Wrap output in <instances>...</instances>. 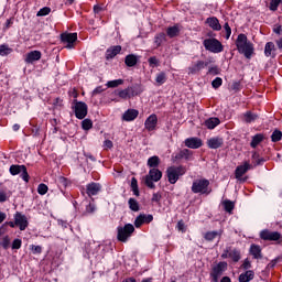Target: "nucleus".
Masks as SVG:
<instances>
[{
	"instance_id": "f257e3e1",
	"label": "nucleus",
	"mask_w": 282,
	"mask_h": 282,
	"mask_svg": "<svg viewBox=\"0 0 282 282\" xmlns=\"http://www.w3.org/2000/svg\"><path fill=\"white\" fill-rule=\"evenodd\" d=\"M236 47L239 54H243L245 58H252L254 54V44L248 40V35L240 33L236 40Z\"/></svg>"
},
{
	"instance_id": "f03ea898",
	"label": "nucleus",
	"mask_w": 282,
	"mask_h": 282,
	"mask_svg": "<svg viewBox=\"0 0 282 282\" xmlns=\"http://www.w3.org/2000/svg\"><path fill=\"white\" fill-rule=\"evenodd\" d=\"M165 175L167 177V182H170L171 184H177L180 178L183 175H186V166H184V165H178V166L171 165L166 169Z\"/></svg>"
},
{
	"instance_id": "7ed1b4c3",
	"label": "nucleus",
	"mask_w": 282,
	"mask_h": 282,
	"mask_svg": "<svg viewBox=\"0 0 282 282\" xmlns=\"http://www.w3.org/2000/svg\"><path fill=\"white\" fill-rule=\"evenodd\" d=\"M192 193H200V195H210V193H213V188H210V181H208V178L195 180L192 184Z\"/></svg>"
},
{
	"instance_id": "20e7f679",
	"label": "nucleus",
	"mask_w": 282,
	"mask_h": 282,
	"mask_svg": "<svg viewBox=\"0 0 282 282\" xmlns=\"http://www.w3.org/2000/svg\"><path fill=\"white\" fill-rule=\"evenodd\" d=\"M135 232V227L132 224H126L123 227H117V239L121 243H127Z\"/></svg>"
},
{
	"instance_id": "39448f33",
	"label": "nucleus",
	"mask_w": 282,
	"mask_h": 282,
	"mask_svg": "<svg viewBox=\"0 0 282 282\" xmlns=\"http://www.w3.org/2000/svg\"><path fill=\"white\" fill-rule=\"evenodd\" d=\"M226 270H228V262L226 261H220L217 264H214L209 272L212 282H219V279L224 276V272H226Z\"/></svg>"
},
{
	"instance_id": "423d86ee",
	"label": "nucleus",
	"mask_w": 282,
	"mask_h": 282,
	"mask_svg": "<svg viewBox=\"0 0 282 282\" xmlns=\"http://www.w3.org/2000/svg\"><path fill=\"white\" fill-rule=\"evenodd\" d=\"M203 45L205 50L212 52V54H221V52H224V44L215 37L205 39Z\"/></svg>"
},
{
	"instance_id": "0eeeda50",
	"label": "nucleus",
	"mask_w": 282,
	"mask_h": 282,
	"mask_svg": "<svg viewBox=\"0 0 282 282\" xmlns=\"http://www.w3.org/2000/svg\"><path fill=\"white\" fill-rule=\"evenodd\" d=\"M252 169H254V166H252V164H250V162L245 161L243 164L238 165L235 170V177L240 182V184H243L246 182H248V176H245L246 173H248V171H252Z\"/></svg>"
},
{
	"instance_id": "6e6552de",
	"label": "nucleus",
	"mask_w": 282,
	"mask_h": 282,
	"mask_svg": "<svg viewBox=\"0 0 282 282\" xmlns=\"http://www.w3.org/2000/svg\"><path fill=\"white\" fill-rule=\"evenodd\" d=\"M262 241H274L278 246L282 243V235L279 231H272L270 229H263L259 234Z\"/></svg>"
},
{
	"instance_id": "1a4fd4ad",
	"label": "nucleus",
	"mask_w": 282,
	"mask_h": 282,
	"mask_svg": "<svg viewBox=\"0 0 282 282\" xmlns=\"http://www.w3.org/2000/svg\"><path fill=\"white\" fill-rule=\"evenodd\" d=\"M11 175H20L23 182H30V174L28 173V167L25 165L12 164L9 169Z\"/></svg>"
},
{
	"instance_id": "9d476101",
	"label": "nucleus",
	"mask_w": 282,
	"mask_h": 282,
	"mask_svg": "<svg viewBox=\"0 0 282 282\" xmlns=\"http://www.w3.org/2000/svg\"><path fill=\"white\" fill-rule=\"evenodd\" d=\"M75 106L73 107L74 111H75V118H77V120H85V118H87V112H88V107L87 104L85 101H78V100H74Z\"/></svg>"
},
{
	"instance_id": "9b49d317",
	"label": "nucleus",
	"mask_w": 282,
	"mask_h": 282,
	"mask_svg": "<svg viewBox=\"0 0 282 282\" xmlns=\"http://www.w3.org/2000/svg\"><path fill=\"white\" fill-rule=\"evenodd\" d=\"M76 41H78V33H62L61 42L67 50H74L76 45Z\"/></svg>"
},
{
	"instance_id": "f8f14e48",
	"label": "nucleus",
	"mask_w": 282,
	"mask_h": 282,
	"mask_svg": "<svg viewBox=\"0 0 282 282\" xmlns=\"http://www.w3.org/2000/svg\"><path fill=\"white\" fill-rule=\"evenodd\" d=\"M17 226L20 228V230H25L28 228V226H30V221H28V217L23 214H21V212H17L13 216Z\"/></svg>"
},
{
	"instance_id": "ddd939ff",
	"label": "nucleus",
	"mask_w": 282,
	"mask_h": 282,
	"mask_svg": "<svg viewBox=\"0 0 282 282\" xmlns=\"http://www.w3.org/2000/svg\"><path fill=\"white\" fill-rule=\"evenodd\" d=\"M102 191V185L100 183L91 182L86 185V195L88 197H94Z\"/></svg>"
},
{
	"instance_id": "4468645a",
	"label": "nucleus",
	"mask_w": 282,
	"mask_h": 282,
	"mask_svg": "<svg viewBox=\"0 0 282 282\" xmlns=\"http://www.w3.org/2000/svg\"><path fill=\"white\" fill-rule=\"evenodd\" d=\"M144 129L150 132L158 129V115L152 113L145 119Z\"/></svg>"
},
{
	"instance_id": "2eb2a0df",
	"label": "nucleus",
	"mask_w": 282,
	"mask_h": 282,
	"mask_svg": "<svg viewBox=\"0 0 282 282\" xmlns=\"http://www.w3.org/2000/svg\"><path fill=\"white\" fill-rule=\"evenodd\" d=\"M151 221H153V215L140 214L134 219V226H135V228H142V226H144V224H151Z\"/></svg>"
},
{
	"instance_id": "dca6fc26",
	"label": "nucleus",
	"mask_w": 282,
	"mask_h": 282,
	"mask_svg": "<svg viewBox=\"0 0 282 282\" xmlns=\"http://www.w3.org/2000/svg\"><path fill=\"white\" fill-rule=\"evenodd\" d=\"M184 144L187 149H202V147H204V141L197 137H191L185 139Z\"/></svg>"
},
{
	"instance_id": "f3484780",
	"label": "nucleus",
	"mask_w": 282,
	"mask_h": 282,
	"mask_svg": "<svg viewBox=\"0 0 282 282\" xmlns=\"http://www.w3.org/2000/svg\"><path fill=\"white\" fill-rule=\"evenodd\" d=\"M140 116V111L138 109H128L123 112L121 120L123 122H133Z\"/></svg>"
},
{
	"instance_id": "a211bd4d",
	"label": "nucleus",
	"mask_w": 282,
	"mask_h": 282,
	"mask_svg": "<svg viewBox=\"0 0 282 282\" xmlns=\"http://www.w3.org/2000/svg\"><path fill=\"white\" fill-rule=\"evenodd\" d=\"M43 56V53L41 51H31L25 56V63L28 65H32L36 63V61H41V57Z\"/></svg>"
},
{
	"instance_id": "6ab92c4d",
	"label": "nucleus",
	"mask_w": 282,
	"mask_h": 282,
	"mask_svg": "<svg viewBox=\"0 0 282 282\" xmlns=\"http://www.w3.org/2000/svg\"><path fill=\"white\" fill-rule=\"evenodd\" d=\"M208 149H221L224 147V138L221 137H213L207 140Z\"/></svg>"
},
{
	"instance_id": "aec40b11",
	"label": "nucleus",
	"mask_w": 282,
	"mask_h": 282,
	"mask_svg": "<svg viewBox=\"0 0 282 282\" xmlns=\"http://www.w3.org/2000/svg\"><path fill=\"white\" fill-rule=\"evenodd\" d=\"M208 62H204V61H197L196 63H194L192 66L188 67V73L189 74H199L200 69H204L205 67H208Z\"/></svg>"
},
{
	"instance_id": "412c9836",
	"label": "nucleus",
	"mask_w": 282,
	"mask_h": 282,
	"mask_svg": "<svg viewBox=\"0 0 282 282\" xmlns=\"http://www.w3.org/2000/svg\"><path fill=\"white\" fill-rule=\"evenodd\" d=\"M120 52H122V46L120 45L110 46L106 51V61H111V58H116V56H118Z\"/></svg>"
},
{
	"instance_id": "4be33fe9",
	"label": "nucleus",
	"mask_w": 282,
	"mask_h": 282,
	"mask_svg": "<svg viewBox=\"0 0 282 282\" xmlns=\"http://www.w3.org/2000/svg\"><path fill=\"white\" fill-rule=\"evenodd\" d=\"M205 23L214 30V32H219L221 30V24L219 23V19L217 17H209L206 19Z\"/></svg>"
},
{
	"instance_id": "5701e85b",
	"label": "nucleus",
	"mask_w": 282,
	"mask_h": 282,
	"mask_svg": "<svg viewBox=\"0 0 282 282\" xmlns=\"http://www.w3.org/2000/svg\"><path fill=\"white\" fill-rule=\"evenodd\" d=\"M220 124L221 120L217 117H210L204 121V127H206V129H209L210 131H213V129L219 127Z\"/></svg>"
},
{
	"instance_id": "b1692460",
	"label": "nucleus",
	"mask_w": 282,
	"mask_h": 282,
	"mask_svg": "<svg viewBox=\"0 0 282 282\" xmlns=\"http://www.w3.org/2000/svg\"><path fill=\"white\" fill-rule=\"evenodd\" d=\"M173 158L174 160H186V162H188L193 158V151L188 149H183L178 153H176Z\"/></svg>"
},
{
	"instance_id": "393cba45",
	"label": "nucleus",
	"mask_w": 282,
	"mask_h": 282,
	"mask_svg": "<svg viewBox=\"0 0 282 282\" xmlns=\"http://www.w3.org/2000/svg\"><path fill=\"white\" fill-rule=\"evenodd\" d=\"M57 186H58L61 193H63V195H65V189L68 186H72V181H69V178H67L65 176H59L57 178Z\"/></svg>"
},
{
	"instance_id": "a878e982",
	"label": "nucleus",
	"mask_w": 282,
	"mask_h": 282,
	"mask_svg": "<svg viewBox=\"0 0 282 282\" xmlns=\"http://www.w3.org/2000/svg\"><path fill=\"white\" fill-rule=\"evenodd\" d=\"M276 47L274 46V42H268L264 46V56L271 58H276Z\"/></svg>"
},
{
	"instance_id": "bb28decb",
	"label": "nucleus",
	"mask_w": 282,
	"mask_h": 282,
	"mask_svg": "<svg viewBox=\"0 0 282 282\" xmlns=\"http://www.w3.org/2000/svg\"><path fill=\"white\" fill-rule=\"evenodd\" d=\"M140 61V57L135 54H129L124 58V64L127 67H135L138 65V62Z\"/></svg>"
},
{
	"instance_id": "cd10ccee",
	"label": "nucleus",
	"mask_w": 282,
	"mask_h": 282,
	"mask_svg": "<svg viewBox=\"0 0 282 282\" xmlns=\"http://www.w3.org/2000/svg\"><path fill=\"white\" fill-rule=\"evenodd\" d=\"M263 140H265V135H263V133L254 134L251 138V142H250L251 149H257L259 147V144L263 142Z\"/></svg>"
},
{
	"instance_id": "c85d7f7f",
	"label": "nucleus",
	"mask_w": 282,
	"mask_h": 282,
	"mask_svg": "<svg viewBox=\"0 0 282 282\" xmlns=\"http://www.w3.org/2000/svg\"><path fill=\"white\" fill-rule=\"evenodd\" d=\"M249 252L253 257V259H263V253L261 252V246L259 245H251Z\"/></svg>"
},
{
	"instance_id": "c756f323",
	"label": "nucleus",
	"mask_w": 282,
	"mask_h": 282,
	"mask_svg": "<svg viewBox=\"0 0 282 282\" xmlns=\"http://www.w3.org/2000/svg\"><path fill=\"white\" fill-rule=\"evenodd\" d=\"M258 119H259V115H257V113H254V112H252L250 110L242 115V120L247 124H250V123L254 122Z\"/></svg>"
},
{
	"instance_id": "7c9ffc66",
	"label": "nucleus",
	"mask_w": 282,
	"mask_h": 282,
	"mask_svg": "<svg viewBox=\"0 0 282 282\" xmlns=\"http://www.w3.org/2000/svg\"><path fill=\"white\" fill-rule=\"evenodd\" d=\"M229 259L234 261V263H239L241 261V251L237 248H230L229 247Z\"/></svg>"
},
{
	"instance_id": "2f4dec72",
	"label": "nucleus",
	"mask_w": 282,
	"mask_h": 282,
	"mask_svg": "<svg viewBox=\"0 0 282 282\" xmlns=\"http://www.w3.org/2000/svg\"><path fill=\"white\" fill-rule=\"evenodd\" d=\"M129 93H130V98H135V96H140V94H142V91H144L142 89V85L140 84H134L130 87H128Z\"/></svg>"
},
{
	"instance_id": "473e14b6",
	"label": "nucleus",
	"mask_w": 282,
	"mask_h": 282,
	"mask_svg": "<svg viewBox=\"0 0 282 282\" xmlns=\"http://www.w3.org/2000/svg\"><path fill=\"white\" fill-rule=\"evenodd\" d=\"M153 182H160L162 180V171L159 169H150L149 174L147 175Z\"/></svg>"
},
{
	"instance_id": "72a5a7b5",
	"label": "nucleus",
	"mask_w": 282,
	"mask_h": 282,
	"mask_svg": "<svg viewBox=\"0 0 282 282\" xmlns=\"http://www.w3.org/2000/svg\"><path fill=\"white\" fill-rule=\"evenodd\" d=\"M166 35L169 36V39H175V36H180V24L169 26L166 29Z\"/></svg>"
},
{
	"instance_id": "f704fd0d",
	"label": "nucleus",
	"mask_w": 282,
	"mask_h": 282,
	"mask_svg": "<svg viewBox=\"0 0 282 282\" xmlns=\"http://www.w3.org/2000/svg\"><path fill=\"white\" fill-rule=\"evenodd\" d=\"M254 279V271L248 270L245 273H241L238 278L239 282H250Z\"/></svg>"
},
{
	"instance_id": "c9c22d12",
	"label": "nucleus",
	"mask_w": 282,
	"mask_h": 282,
	"mask_svg": "<svg viewBox=\"0 0 282 282\" xmlns=\"http://www.w3.org/2000/svg\"><path fill=\"white\" fill-rule=\"evenodd\" d=\"M149 169H158L160 166V156L153 155L148 159Z\"/></svg>"
},
{
	"instance_id": "e433bc0d",
	"label": "nucleus",
	"mask_w": 282,
	"mask_h": 282,
	"mask_svg": "<svg viewBox=\"0 0 282 282\" xmlns=\"http://www.w3.org/2000/svg\"><path fill=\"white\" fill-rule=\"evenodd\" d=\"M128 206H129L130 210H132L133 213L140 212V203L135 198H129Z\"/></svg>"
},
{
	"instance_id": "4c0bfd02",
	"label": "nucleus",
	"mask_w": 282,
	"mask_h": 282,
	"mask_svg": "<svg viewBox=\"0 0 282 282\" xmlns=\"http://www.w3.org/2000/svg\"><path fill=\"white\" fill-rule=\"evenodd\" d=\"M130 188L135 197H140V187L138 186V178H131Z\"/></svg>"
},
{
	"instance_id": "58836bf2",
	"label": "nucleus",
	"mask_w": 282,
	"mask_h": 282,
	"mask_svg": "<svg viewBox=\"0 0 282 282\" xmlns=\"http://www.w3.org/2000/svg\"><path fill=\"white\" fill-rule=\"evenodd\" d=\"M164 41H166V33L164 32H161L154 36V44L156 45V47H161Z\"/></svg>"
},
{
	"instance_id": "ea45409f",
	"label": "nucleus",
	"mask_w": 282,
	"mask_h": 282,
	"mask_svg": "<svg viewBox=\"0 0 282 282\" xmlns=\"http://www.w3.org/2000/svg\"><path fill=\"white\" fill-rule=\"evenodd\" d=\"M217 237H221V234H219L218 231H207L204 235L205 241H215V239H217Z\"/></svg>"
},
{
	"instance_id": "a19ab883",
	"label": "nucleus",
	"mask_w": 282,
	"mask_h": 282,
	"mask_svg": "<svg viewBox=\"0 0 282 282\" xmlns=\"http://www.w3.org/2000/svg\"><path fill=\"white\" fill-rule=\"evenodd\" d=\"M166 80H167L166 73L160 72L156 74L155 83H156V85H159V87L164 85V83H166Z\"/></svg>"
},
{
	"instance_id": "79ce46f5",
	"label": "nucleus",
	"mask_w": 282,
	"mask_h": 282,
	"mask_svg": "<svg viewBox=\"0 0 282 282\" xmlns=\"http://www.w3.org/2000/svg\"><path fill=\"white\" fill-rule=\"evenodd\" d=\"M223 206L226 213L232 214V210H235V203L230 199L224 200Z\"/></svg>"
},
{
	"instance_id": "37998d69",
	"label": "nucleus",
	"mask_w": 282,
	"mask_h": 282,
	"mask_svg": "<svg viewBox=\"0 0 282 282\" xmlns=\"http://www.w3.org/2000/svg\"><path fill=\"white\" fill-rule=\"evenodd\" d=\"M282 140V131L279 129L273 130L272 134H271V142H281Z\"/></svg>"
},
{
	"instance_id": "c03bdc74",
	"label": "nucleus",
	"mask_w": 282,
	"mask_h": 282,
	"mask_svg": "<svg viewBox=\"0 0 282 282\" xmlns=\"http://www.w3.org/2000/svg\"><path fill=\"white\" fill-rule=\"evenodd\" d=\"M106 85L108 88L113 89L116 87H120V85H124V79L109 80Z\"/></svg>"
},
{
	"instance_id": "a18cd8bd",
	"label": "nucleus",
	"mask_w": 282,
	"mask_h": 282,
	"mask_svg": "<svg viewBox=\"0 0 282 282\" xmlns=\"http://www.w3.org/2000/svg\"><path fill=\"white\" fill-rule=\"evenodd\" d=\"M11 52H13V50L8 44L0 45V56H10Z\"/></svg>"
},
{
	"instance_id": "49530a36",
	"label": "nucleus",
	"mask_w": 282,
	"mask_h": 282,
	"mask_svg": "<svg viewBox=\"0 0 282 282\" xmlns=\"http://www.w3.org/2000/svg\"><path fill=\"white\" fill-rule=\"evenodd\" d=\"M94 128V121H91V119H84L82 121V129L84 131H89V129Z\"/></svg>"
},
{
	"instance_id": "de8ad7c7",
	"label": "nucleus",
	"mask_w": 282,
	"mask_h": 282,
	"mask_svg": "<svg viewBox=\"0 0 282 282\" xmlns=\"http://www.w3.org/2000/svg\"><path fill=\"white\" fill-rule=\"evenodd\" d=\"M281 3H282V0H271L269 10H271V12H276L279 10V6H281Z\"/></svg>"
},
{
	"instance_id": "09e8293b",
	"label": "nucleus",
	"mask_w": 282,
	"mask_h": 282,
	"mask_svg": "<svg viewBox=\"0 0 282 282\" xmlns=\"http://www.w3.org/2000/svg\"><path fill=\"white\" fill-rule=\"evenodd\" d=\"M117 96H119V98H122V100H127V98H131V94L129 93V87L122 90H119Z\"/></svg>"
},
{
	"instance_id": "8fccbe9b",
	"label": "nucleus",
	"mask_w": 282,
	"mask_h": 282,
	"mask_svg": "<svg viewBox=\"0 0 282 282\" xmlns=\"http://www.w3.org/2000/svg\"><path fill=\"white\" fill-rule=\"evenodd\" d=\"M148 63H149L150 67H152V68L160 66V59H158L156 56L149 57Z\"/></svg>"
},
{
	"instance_id": "3c124183",
	"label": "nucleus",
	"mask_w": 282,
	"mask_h": 282,
	"mask_svg": "<svg viewBox=\"0 0 282 282\" xmlns=\"http://www.w3.org/2000/svg\"><path fill=\"white\" fill-rule=\"evenodd\" d=\"M23 246V240L19 239V238H15L13 241H12V245H11V248L12 250H21V247Z\"/></svg>"
},
{
	"instance_id": "603ef678",
	"label": "nucleus",
	"mask_w": 282,
	"mask_h": 282,
	"mask_svg": "<svg viewBox=\"0 0 282 282\" xmlns=\"http://www.w3.org/2000/svg\"><path fill=\"white\" fill-rule=\"evenodd\" d=\"M47 191H50V187H47V185H45V183H41L37 186V193L39 195H47Z\"/></svg>"
},
{
	"instance_id": "864d4df0",
	"label": "nucleus",
	"mask_w": 282,
	"mask_h": 282,
	"mask_svg": "<svg viewBox=\"0 0 282 282\" xmlns=\"http://www.w3.org/2000/svg\"><path fill=\"white\" fill-rule=\"evenodd\" d=\"M50 12H52V8L44 7L37 11L36 17H47V14H50Z\"/></svg>"
},
{
	"instance_id": "5fc2aeb1",
	"label": "nucleus",
	"mask_w": 282,
	"mask_h": 282,
	"mask_svg": "<svg viewBox=\"0 0 282 282\" xmlns=\"http://www.w3.org/2000/svg\"><path fill=\"white\" fill-rule=\"evenodd\" d=\"M221 85H224V79H221V77H216L213 82H212V87L214 89H219V87H221Z\"/></svg>"
},
{
	"instance_id": "6e6d98bb",
	"label": "nucleus",
	"mask_w": 282,
	"mask_h": 282,
	"mask_svg": "<svg viewBox=\"0 0 282 282\" xmlns=\"http://www.w3.org/2000/svg\"><path fill=\"white\" fill-rule=\"evenodd\" d=\"M0 246L3 248V250H8V248H10V236H4L0 242Z\"/></svg>"
},
{
	"instance_id": "4d7b16f0",
	"label": "nucleus",
	"mask_w": 282,
	"mask_h": 282,
	"mask_svg": "<svg viewBox=\"0 0 282 282\" xmlns=\"http://www.w3.org/2000/svg\"><path fill=\"white\" fill-rule=\"evenodd\" d=\"M219 74H220L219 66H213L208 68L207 75L219 76Z\"/></svg>"
},
{
	"instance_id": "13d9d810",
	"label": "nucleus",
	"mask_w": 282,
	"mask_h": 282,
	"mask_svg": "<svg viewBox=\"0 0 282 282\" xmlns=\"http://www.w3.org/2000/svg\"><path fill=\"white\" fill-rule=\"evenodd\" d=\"M176 229L178 232H186V224H184L183 219L177 221Z\"/></svg>"
},
{
	"instance_id": "bf43d9fd",
	"label": "nucleus",
	"mask_w": 282,
	"mask_h": 282,
	"mask_svg": "<svg viewBox=\"0 0 282 282\" xmlns=\"http://www.w3.org/2000/svg\"><path fill=\"white\" fill-rule=\"evenodd\" d=\"M153 182H155V181H153L148 175H145L144 184H145V186H148V188H155V183H153Z\"/></svg>"
},
{
	"instance_id": "052dcab7",
	"label": "nucleus",
	"mask_w": 282,
	"mask_h": 282,
	"mask_svg": "<svg viewBox=\"0 0 282 282\" xmlns=\"http://www.w3.org/2000/svg\"><path fill=\"white\" fill-rule=\"evenodd\" d=\"M31 251H32V254H41V252H43V247L32 245L31 246Z\"/></svg>"
},
{
	"instance_id": "680f3d73",
	"label": "nucleus",
	"mask_w": 282,
	"mask_h": 282,
	"mask_svg": "<svg viewBox=\"0 0 282 282\" xmlns=\"http://www.w3.org/2000/svg\"><path fill=\"white\" fill-rule=\"evenodd\" d=\"M162 200V194L161 193H153L151 202L155 204H160Z\"/></svg>"
},
{
	"instance_id": "e2e57ef3",
	"label": "nucleus",
	"mask_w": 282,
	"mask_h": 282,
	"mask_svg": "<svg viewBox=\"0 0 282 282\" xmlns=\"http://www.w3.org/2000/svg\"><path fill=\"white\" fill-rule=\"evenodd\" d=\"M224 30L226 32V39H230V34H232V29L230 28V24H228V22L224 24Z\"/></svg>"
},
{
	"instance_id": "0e129e2a",
	"label": "nucleus",
	"mask_w": 282,
	"mask_h": 282,
	"mask_svg": "<svg viewBox=\"0 0 282 282\" xmlns=\"http://www.w3.org/2000/svg\"><path fill=\"white\" fill-rule=\"evenodd\" d=\"M242 270H250L252 268V262H250V259H245L243 263L241 264Z\"/></svg>"
},
{
	"instance_id": "69168bd1",
	"label": "nucleus",
	"mask_w": 282,
	"mask_h": 282,
	"mask_svg": "<svg viewBox=\"0 0 282 282\" xmlns=\"http://www.w3.org/2000/svg\"><path fill=\"white\" fill-rule=\"evenodd\" d=\"M9 231H10V228L6 223L0 226V237H3V235H6V232H9Z\"/></svg>"
},
{
	"instance_id": "338daca9",
	"label": "nucleus",
	"mask_w": 282,
	"mask_h": 282,
	"mask_svg": "<svg viewBox=\"0 0 282 282\" xmlns=\"http://www.w3.org/2000/svg\"><path fill=\"white\" fill-rule=\"evenodd\" d=\"M107 88H104L102 86H97L94 90H93V96H98V94H102V91H105Z\"/></svg>"
},
{
	"instance_id": "774afa93",
	"label": "nucleus",
	"mask_w": 282,
	"mask_h": 282,
	"mask_svg": "<svg viewBox=\"0 0 282 282\" xmlns=\"http://www.w3.org/2000/svg\"><path fill=\"white\" fill-rule=\"evenodd\" d=\"M232 91H239L241 89V82H234L231 85Z\"/></svg>"
}]
</instances>
